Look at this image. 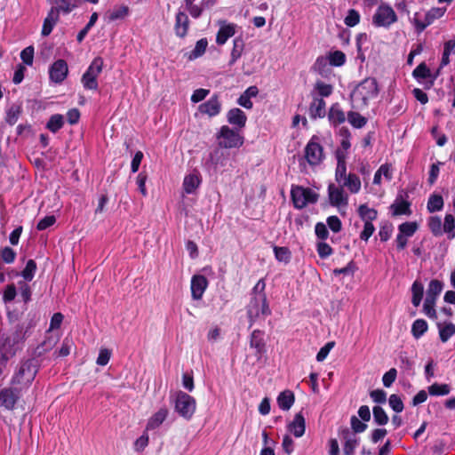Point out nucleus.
I'll use <instances>...</instances> for the list:
<instances>
[{"label":"nucleus","mask_w":455,"mask_h":455,"mask_svg":"<svg viewBox=\"0 0 455 455\" xmlns=\"http://www.w3.org/2000/svg\"><path fill=\"white\" fill-rule=\"evenodd\" d=\"M60 18V12L57 9H52L49 11L46 18L44 20L43 28H42V35L44 36H49L54 26L57 24Z\"/></svg>","instance_id":"25"},{"label":"nucleus","mask_w":455,"mask_h":455,"mask_svg":"<svg viewBox=\"0 0 455 455\" xmlns=\"http://www.w3.org/2000/svg\"><path fill=\"white\" fill-rule=\"evenodd\" d=\"M411 23L418 33L423 32L429 26L426 14L419 12L413 14Z\"/></svg>","instance_id":"38"},{"label":"nucleus","mask_w":455,"mask_h":455,"mask_svg":"<svg viewBox=\"0 0 455 455\" xmlns=\"http://www.w3.org/2000/svg\"><path fill=\"white\" fill-rule=\"evenodd\" d=\"M295 401L294 395L290 390H284L277 396V404L283 411H288L293 405Z\"/></svg>","instance_id":"34"},{"label":"nucleus","mask_w":455,"mask_h":455,"mask_svg":"<svg viewBox=\"0 0 455 455\" xmlns=\"http://www.w3.org/2000/svg\"><path fill=\"white\" fill-rule=\"evenodd\" d=\"M98 13L93 12L91 15L90 20L87 23V25L77 34L76 39L79 43H81L86 35L88 34L89 30L95 25L96 21L98 20Z\"/></svg>","instance_id":"59"},{"label":"nucleus","mask_w":455,"mask_h":455,"mask_svg":"<svg viewBox=\"0 0 455 455\" xmlns=\"http://www.w3.org/2000/svg\"><path fill=\"white\" fill-rule=\"evenodd\" d=\"M330 204L338 208H346L348 204V195L339 184H330L328 187Z\"/></svg>","instance_id":"13"},{"label":"nucleus","mask_w":455,"mask_h":455,"mask_svg":"<svg viewBox=\"0 0 455 455\" xmlns=\"http://www.w3.org/2000/svg\"><path fill=\"white\" fill-rule=\"evenodd\" d=\"M444 201L441 195L439 194H431L428 197L427 209L428 212L434 213L436 212H440L443 209Z\"/></svg>","instance_id":"36"},{"label":"nucleus","mask_w":455,"mask_h":455,"mask_svg":"<svg viewBox=\"0 0 455 455\" xmlns=\"http://www.w3.org/2000/svg\"><path fill=\"white\" fill-rule=\"evenodd\" d=\"M20 295L25 303L31 299V290L29 285L25 281L18 282Z\"/></svg>","instance_id":"64"},{"label":"nucleus","mask_w":455,"mask_h":455,"mask_svg":"<svg viewBox=\"0 0 455 455\" xmlns=\"http://www.w3.org/2000/svg\"><path fill=\"white\" fill-rule=\"evenodd\" d=\"M374 421L380 426L386 425L388 422V417L386 411L380 406H375L372 410Z\"/></svg>","instance_id":"57"},{"label":"nucleus","mask_w":455,"mask_h":455,"mask_svg":"<svg viewBox=\"0 0 455 455\" xmlns=\"http://www.w3.org/2000/svg\"><path fill=\"white\" fill-rule=\"evenodd\" d=\"M104 61L101 57H96L92 60L86 71L81 77V83L85 90H98V77L102 72Z\"/></svg>","instance_id":"8"},{"label":"nucleus","mask_w":455,"mask_h":455,"mask_svg":"<svg viewBox=\"0 0 455 455\" xmlns=\"http://www.w3.org/2000/svg\"><path fill=\"white\" fill-rule=\"evenodd\" d=\"M38 367L34 360H27L21 363L12 379V386L17 387L21 392L27 390L35 379Z\"/></svg>","instance_id":"2"},{"label":"nucleus","mask_w":455,"mask_h":455,"mask_svg":"<svg viewBox=\"0 0 455 455\" xmlns=\"http://www.w3.org/2000/svg\"><path fill=\"white\" fill-rule=\"evenodd\" d=\"M446 12L445 7H433L425 12L429 25H431L435 20L442 18Z\"/></svg>","instance_id":"55"},{"label":"nucleus","mask_w":455,"mask_h":455,"mask_svg":"<svg viewBox=\"0 0 455 455\" xmlns=\"http://www.w3.org/2000/svg\"><path fill=\"white\" fill-rule=\"evenodd\" d=\"M266 283L259 279L252 289L251 298L247 305V315L251 326L257 320L271 315L265 293Z\"/></svg>","instance_id":"1"},{"label":"nucleus","mask_w":455,"mask_h":455,"mask_svg":"<svg viewBox=\"0 0 455 455\" xmlns=\"http://www.w3.org/2000/svg\"><path fill=\"white\" fill-rule=\"evenodd\" d=\"M174 411L186 420H190L196 411V399L183 391H178L173 396Z\"/></svg>","instance_id":"4"},{"label":"nucleus","mask_w":455,"mask_h":455,"mask_svg":"<svg viewBox=\"0 0 455 455\" xmlns=\"http://www.w3.org/2000/svg\"><path fill=\"white\" fill-rule=\"evenodd\" d=\"M347 117L348 123L356 129L363 128L367 124V119L357 112L350 111Z\"/></svg>","instance_id":"44"},{"label":"nucleus","mask_w":455,"mask_h":455,"mask_svg":"<svg viewBox=\"0 0 455 455\" xmlns=\"http://www.w3.org/2000/svg\"><path fill=\"white\" fill-rule=\"evenodd\" d=\"M258 93H259V90H258L257 86H254V85L250 86L239 97L237 103L240 106H242L247 109H251L253 106L251 99L256 97L258 95Z\"/></svg>","instance_id":"31"},{"label":"nucleus","mask_w":455,"mask_h":455,"mask_svg":"<svg viewBox=\"0 0 455 455\" xmlns=\"http://www.w3.org/2000/svg\"><path fill=\"white\" fill-rule=\"evenodd\" d=\"M430 69L422 62L412 72L414 78L417 80H424L430 76Z\"/></svg>","instance_id":"60"},{"label":"nucleus","mask_w":455,"mask_h":455,"mask_svg":"<svg viewBox=\"0 0 455 455\" xmlns=\"http://www.w3.org/2000/svg\"><path fill=\"white\" fill-rule=\"evenodd\" d=\"M288 431L295 437H301L306 431V420L301 412L295 414L293 419L287 425Z\"/></svg>","instance_id":"20"},{"label":"nucleus","mask_w":455,"mask_h":455,"mask_svg":"<svg viewBox=\"0 0 455 455\" xmlns=\"http://www.w3.org/2000/svg\"><path fill=\"white\" fill-rule=\"evenodd\" d=\"M22 392L11 386L10 387H4L0 391V407H4L6 410H12L15 407L17 401L21 396Z\"/></svg>","instance_id":"14"},{"label":"nucleus","mask_w":455,"mask_h":455,"mask_svg":"<svg viewBox=\"0 0 455 455\" xmlns=\"http://www.w3.org/2000/svg\"><path fill=\"white\" fill-rule=\"evenodd\" d=\"M378 84L375 79L367 78L360 83L351 93V100L359 106H367L368 101L378 95Z\"/></svg>","instance_id":"3"},{"label":"nucleus","mask_w":455,"mask_h":455,"mask_svg":"<svg viewBox=\"0 0 455 455\" xmlns=\"http://www.w3.org/2000/svg\"><path fill=\"white\" fill-rule=\"evenodd\" d=\"M68 74V67L64 60H58L52 63L49 69V76L55 84L62 83Z\"/></svg>","instance_id":"15"},{"label":"nucleus","mask_w":455,"mask_h":455,"mask_svg":"<svg viewBox=\"0 0 455 455\" xmlns=\"http://www.w3.org/2000/svg\"><path fill=\"white\" fill-rule=\"evenodd\" d=\"M357 212L363 222H372L378 217V212L374 208H370L367 204H361Z\"/></svg>","instance_id":"37"},{"label":"nucleus","mask_w":455,"mask_h":455,"mask_svg":"<svg viewBox=\"0 0 455 455\" xmlns=\"http://www.w3.org/2000/svg\"><path fill=\"white\" fill-rule=\"evenodd\" d=\"M394 169L391 164H383L376 171L373 177V185L380 186L382 180L390 181L393 179Z\"/></svg>","instance_id":"23"},{"label":"nucleus","mask_w":455,"mask_h":455,"mask_svg":"<svg viewBox=\"0 0 455 455\" xmlns=\"http://www.w3.org/2000/svg\"><path fill=\"white\" fill-rule=\"evenodd\" d=\"M390 211L394 216H409L411 214V204L403 198H396L395 202L390 205Z\"/></svg>","instance_id":"28"},{"label":"nucleus","mask_w":455,"mask_h":455,"mask_svg":"<svg viewBox=\"0 0 455 455\" xmlns=\"http://www.w3.org/2000/svg\"><path fill=\"white\" fill-rule=\"evenodd\" d=\"M63 124H64L63 116L61 115L56 114L50 117V119L46 124V127L52 132H56L60 129L62 128Z\"/></svg>","instance_id":"51"},{"label":"nucleus","mask_w":455,"mask_h":455,"mask_svg":"<svg viewBox=\"0 0 455 455\" xmlns=\"http://www.w3.org/2000/svg\"><path fill=\"white\" fill-rule=\"evenodd\" d=\"M36 271V264L35 260L29 259L21 272V275L24 278L25 282H30L34 278Z\"/></svg>","instance_id":"54"},{"label":"nucleus","mask_w":455,"mask_h":455,"mask_svg":"<svg viewBox=\"0 0 455 455\" xmlns=\"http://www.w3.org/2000/svg\"><path fill=\"white\" fill-rule=\"evenodd\" d=\"M291 196L293 204L298 209H302L309 204H314L318 199V194L309 188L292 186Z\"/></svg>","instance_id":"10"},{"label":"nucleus","mask_w":455,"mask_h":455,"mask_svg":"<svg viewBox=\"0 0 455 455\" xmlns=\"http://www.w3.org/2000/svg\"><path fill=\"white\" fill-rule=\"evenodd\" d=\"M244 44L242 38L236 37L233 41V49L230 54L229 63L232 65L237 61L243 52Z\"/></svg>","instance_id":"41"},{"label":"nucleus","mask_w":455,"mask_h":455,"mask_svg":"<svg viewBox=\"0 0 455 455\" xmlns=\"http://www.w3.org/2000/svg\"><path fill=\"white\" fill-rule=\"evenodd\" d=\"M202 183V177L198 171L194 170L184 177L183 189L187 194H193Z\"/></svg>","instance_id":"18"},{"label":"nucleus","mask_w":455,"mask_h":455,"mask_svg":"<svg viewBox=\"0 0 455 455\" xmlns=\"http://www.w3.org/2000/svg\"><path fill=\"white\" fill-rule=\"evenodd\" d=\"M207 46L208 41L206 38H202L198 40L196 44L195 48L189 53L188 59L192 60L201 57L205 52Z\"/></svg>","instance_id":"46"},{"label":"nucleus","mask_w":455,"mask_h":455,"mask_svg":"<svg viewBox=\"0 0 455 455\" xmlns=\"http://www.w3.org/2000/svg\"><path fill=\"white\" fill-rule=\"evenodd\" d=\"M17 295V289L13 283L8 284L3 291V301L7 304L14 300Z\"/></svg>","instance_id":"62"},{"label":"nucleus","mask_w":455,"mask_h":455,"mask_svg":"<svg viewBox=\"0 0 455 455\" xmlns=\"http://www.w3.org/2000/svg\"><path fill=\"white\" fill-rule=\"evenodd\" d=\"M189 28V20L188 15L181 11H179L175 16L174 30L179 37H184L188 34Z\"/></svg>","instance_id":"21"},{"label":"nucleus","mask_w":455,"mask_h":455,"mask_svg":"<svg viewBox=\"0 0 455 455\" xmlns=\"http://www.w3.org/2000/svg\"><path fill=\"white\" fill-rule=\"evenodd\" d=\"M419 226L415 221L403 222L398 227V233L407 237L412 236L418 230Z\"/></svg>","instance_id":"47"},{"label":"nucleus","mask_w":455,"mask_h":455,"mask_svg":"<svg viewBox=\"0 0 455 455\" xmlns=\"http://www.w3.org/2000/svg\"><path fill=\"white\" fill-rule=\"evenodd\" d=\"M195 1L196 0H185V4L189 14L193 18L197 19L204 12V7H202L200 4H195Z\"/></svg>","instance_id":"58"},{"label":"nucleus","mask_w":455,"mask_h":455,"mask_svg":"<svg viewBox=\"0 0 455 455\" xmlns=\"http://www.w3.org/2000/svg\"><path fill=\"white\" fill-rule=\"evenodd\" d=\"M328 118L332 125L337 126L346 121V114L339 105L336 103L331 107L328 113Z\"/></svg>","instance_id":"30"},{"label":"nucleus","mask_w":455,"mask_h":455,"mask_svg":"<svg viewBox=\"0 0 455 455\" xmlns=\"http://www.w3.org/2000/svg\"><path fill=\"white\" fill-rule=\"evenodd\" d=\"M333 92V88L331 84L324 83L323 81H317L311 92L312 97H329Z\"/></svg>","instance_id":"35"},{"label":"nucleus","mask_w":455,"mask_h":455,"mask_svg":"<svg viewBox=\"0 0 455 455\" xmlns=\"http://www.w3.org/2000/svg\"><path fill=\"white\" fill-rule=\"evenodd\" d=\"M427 323L424 319H417L411 325V334L418 339L427 332Z\"/></svg>","instance_id":"42"},{"label":"nucleus","mask_w":455,"mask_h":455,"mask_svg":"<svg viewBox=\"0 0 455 455\" xmlns=\"http://www.w3.org/2000/svg\"><path fill=\"white\" fill-rule=\"evenodd\" d=\"M427 226L435 236L443 235V222L439 216H431L427 220Z\"/></svg>","instance_id":"43"},{"label":"nucleus","mask_w":455,"mask_h":455,"mask_svg":"<svg viewBox=\"0 0 455 455\" xmlns=\"http://www.w3.org/2000/svg\"><path fill=\"white\" fill-rule=\"evenodd\" d=\"M149 437L147 432L145 431L140 437H138L133 444L134 451L137 452H141L145 450V448L148 445Z\"/></svg>","instance_id":"63"},{"label":"nucleus","mask_w":455,"mask_h":455,"mask_svg":"<svg viewBox=\"0 0 455 455\" xmlns=\"http://www.w3.org/2000/svg\"><path fill=\"white\" fill-rule=\"evenodd\" d=\"M250 346L256 350L258 357H261L266 353L264 332L259 330H254L251 334Z\"/></svg>","instance_id":"22"},{"label":"nucleus","mask_w":455,"mask_h":455,"mask_svg":"<svg viewBox=\"0 0 455 455\" xmlns=\"http://www.w3.org/2000/svg\"><path fill=\"white\" fill-rule=\"evenodd\" d=\"M361 20V15L358 11L355 9H349L344 19V23L347 27H355L359 24Z\"/></svg>","instance_id":"53"},{"label":"nucleus","mask_w":455,"mask_h":455,"mask_svg":"<svg viewBox=\"0 0 455 455\" xmlns=\"http://www.w3.org/2000/svg\"><path fill=\"white\" fill-rule=\"evenodd\" d=\"M330 65L334 67H340L346 62V55L341 51H334L327 56Z\"/></svg>","instance_id":"49"},{"label":"nucleus","mask_w":455,"mask_h":455,"mask_svg":"<svg viewBox=\"0 0 455 455\" xmlns=\"http://www.w3.org/2000/svg\"><path fill=\"white\" fill-rule=\"evenodd\" d=\"M228 122L238 128H243L246 124V115L240 108H235L230 109L227 115Z\"/></svg>","instance_id":"26"},{"label":"nucleus","mask_w":455,"mask_h":455,"mask_svg":"<svg viewBox=\"0 0 455 455\" xmlns=\"http://www.w3.org/2000/svg\"><path fill=\"white\" fill-rule=\"evenodd\" d=\"M447 234L449 239L455 238V218L452 214H446L443 223V234Z\"/></svg>","instance_id":"40"},{"label":"nucleus","mask_w":455,"mask_h":455,"mask_svg":"<svg viewBox=\"0 0 455 455\" xmlns=\"http://www.w3.org/2000/svg\"><path fill=\"white\" fill-rule=\"evenodd\" d=\"M168 415L169 410L167 409V407H161L157 411L153 413L148 418L145 428L146 432L158 428L167 419Z\"/></svg>","instance_id":"17"},{"label":"nucleus","mask_w":455,"mask_h":455,"mask_svg":"<svg viewBox=\"0 0 455 455\" xmlns=\"http://www.w3.org/2000/svg\"><path fill=\"white\" fill-rule=\"evenodd\" d=\"M274 253L276 260L279 262L287 264L291 260V253L287 247L275 246Z\"/></svg>","instance_id":"48"},{"label":"nucleus","mask_w":455,"mask_h":455,"mask_svg":"<svg viewBox=\"0 0 455 455\" xmlns=\"http://www.w3.org/2000/svg\"><path fill=\"white\" fill-rule=\"evenodd\" d=\"M437 329L439 338L443 343L447 342L453 335H455V324L453 323H438Z\"/></svg>","instance_id":"32"},{"label":"nucleus","mask_w":455,"mask_h":455,"mask_svg":"<svg viewBox=\"0 0 455 455\" xmlns=\"http://www.w3.org/2000/svg\"><path fill=\"white\" fill-rule=\"evenodd\" d=\"M0 256L6 264H12L16 259V252L12 248L5 246L1 248Z\"/></svg>","instance_id":"61"},{"label":"nucleus","mask_w":455,"mask_h":455,"mask_svg":"<svg viewBox=\"0 0 455 455\" xmlns=\"http://www.w3.org/2000/svg\"><path fill=\"white\" fill-rule=\"evenodd\" d=\"M130 9L126 5H120L115 7L108 14V20L115 21L117 20H123L129 15Z\"/></svg>","instance_id":"45"},{"label":"nucleus","mask_w":455,"mask_h":455,"mask_svg":"<svg viewBox=\"0 0 455 455\" xmlns=\"http://www.w3.org/2000/svg\"><path fill=\"white\" fill-rule=\"evenodd\" d=\"M60 340V336L57 334H47L44 340L36 348V354L38 356L51 351Z\"/></svg>","instance_id":"27"},{"label":"nucleus","mask_w":455,"mask_h":455,"mask_svg":"<svg viewBox=\"0 0 455 455\" xmlns=\"http://www.w3.org/2000/svg\"><path fill=\"white\" fill-rule=\"evenodd\" d=\"M312 102L309 106V115L312 118L323 117L326 113V104L323 99L312 97Z\"/></svg>","instance_id":"29"},{"label":"nucleus","mask_w":455,"mask_h":455,"mask_svg":"<svg viewBox=\"0 0 455 455\" xmlns=\"http://www.w3.org/2000/svg\"><path fill=\"white\" fill-rule=\"evenodd\" d=\"M398 21V15L387 3H380L376 8L371 23L375 28H389Z\"/></svg>","instance_id":"5"},{"label":"nucleus","mask_w":455,"mask_h":455,"mask_svg":"<svg viewBox=\"0 0 455 455\" xmlns=\"http://www.w3.org/2000/svg\"><path fill=\"white\" fill-rule=\"evenodd\" d=\"M219 147L222 148H238L243 144V137L239 132L231 129L228 125L220 127L216 134Z\"/></svg>","instance_id":"9"},{"label":"nucleus","mask_w":455,"mask_h":455,"mask_svg":"<svg viewBox=\"0 0 455 455\" xmlns=\"http://www.w3.org/2000/svg\"><path fill=\"white\" fill-rule=\"evenodd\" d=\"M443 289V283L437 279L431 280L427 285V295L423 303V313L430 319L437 318L435 303Z\"/></svg>","instance_id":"7"},{"label":"nucleus","mask_w":455,"mask_h":455,"mask_svg":"<svg viewBox=\"0 0 455 455\" xmlns=\"http://www.w3.org/2000/svg\"><path fill=\"white\" fill-rule=\"evenodd\" d=\"M451 55H455V39H451L444 44L441 60V68H443L450 63Z\"/></svg>","instance_id":"39"},{"label":"nucleus","mask_w":455,"mask_h":455,"mask_svg":"<svg viewBox=\"0 0 455 455\" xmlns=\"http://www.w3.org/2000/svg\"><path fill=\"white\" fill-rule=\"evenodd\" d=\"M451 392V387L447 384L435 383L428 387V393L431 395H446Z\"/></svg>","instance_id":"56"},{"label":"nucleus","mask_w":455,"mask_h":455,"mask_svg":"<svg viewBox=\"0 0 455 455\" xmlns=\"http://www.w3.org/2000/svg\"><path fill=\"white\" fill-rule=\"evenodd\" d=\"M335 180L351 194H358L362 188L360 177L354 172H347V169L335 171Z\"/></svg>","instance_id":"12"},{"label":"nucleus","mask_w":455,"mask_h":455,"mask_svg":"<svg viewBox=\"0 0 455 455\" xmlns=\"http://www.w3.org/2000/svg\"><path fill=\"white\" fill-rule=\"evenodd\" d=\"M359 440L355 435L346 437L343 451L346 455H354L355 450L358 446Z\"/></svg>","instance_id":"52"},{"label":"nucleus","mask_w":455,"mask_h":455,"mask_svg":"<svg viewBox=\"0 0 455 455\" xmlns=\"http://www.w3.org/2000/svg\"><path fill=\"white\" fill-rule=\"evenodd\" d=\"M411 304L418 307L423 299L424 295V285L423 283L419 281L415 280L411 287Z\"/></svg>","instance_id":"33"},{"label":"nucleus","mask_w":455,"mask_h":455,"mask_svg":"<svg viewBox=\"0 0 455 455\" xmlns=\"http://www.w3.org/2000/svg\"><path fill=\"white\" fill-rule=\"evenodd\" d=\"M209 282L203 275H194L191 278L190 289L194 300H200L208 287Z\"/></svg>","instance_id":"16"},{"label":"nucleus","mask_w":455,"mask_h":455,"mask_svg":"<svg viewBox=\"0 0 455 455\" xmlns=\"http://www.w3.org/2000/svg\"><path fill=\"white\" fill-rule=\"evenodd\" d=\"M221 109V104L217 96L212 97L206 102L199 106V111L211 117L219 115Z\"/></svg>","instance_id":"24"},{"label":"nucleus","mask_w":455,"mask_h":455,"mask_svg":"<svg viewBox=\"0 0 455 455\" xmlns=\"http://www.w3.org/2000/svg\"><path fill=\"white\" fill-rule=\"evenodd\" d=\"M29 329V324H18L14 331L3 340L0 346V349L5 351L6 353H12V355L14 356L20 348V345L23 344L27 339Z\"/></svg>","instance_id":"6"},{"label":"nucleus","mask_w":455,"mask_h":455,"mask_svg":"<svg viewBox=\"0 0 455 455\" xmlns=\"http://www.w3.org/2000/svg\"><path fill=\"white\" fill-rule=\"evenodd\" d=\"M304 154L309 165L316 166L322 164L324 159V153L319 137L312 136L305 147Z\"/></svg>","instance_id":"11"},{"label":"nucleus","mask_w":455,"mask_h":455,"mask_svg":"<svg viewBox=\"0 0 455 455\" xmlns=\"http://www.w3.org/2000/svg\"><path fill=\"white\" fill-rule=\"evenodd\" d=\"M219 23L220 27L217 33L216 43L219 45H223L235 34L236 25L233 23H227L226 21H220Z\"/></svg>","instance_id":"19"},{"label":"nucleus","mask_w":455,"mask_h":455,"mask_svg":"<svg viewBox=\"0 0 455 455\" xmlns=\"http://www.w3.org/2000/svg\"><path fill=\"white\" fill-rule=\"evenodd\" d=\"M54 4L56 5L52 8L57 9L58 12H62L63 13H69L76 7V4L72 0H54Z\"/></svg>","instance_id":"50"}]
</instances>
